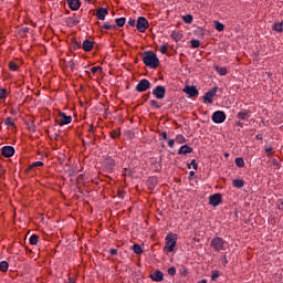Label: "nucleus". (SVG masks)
Masks as SVG:
<instances>
[{
  "instance_id": "1",
  "label": "nucleus",
  "mask_w": 283,
  "mask_h": 283,
  "mask_svg": "<svg viewBox=\"0 0 283 283\" xmlns=\"http://www.w3.org/2000/svg\"><path fill=\"white\" fill-rule=\"evenodd\" d=\"M142 61L146 67H150L151 70H156L158 65H160V60L158 59V55L154 53V51L144 52Z\"/></svg>"
},
{
  "instance_id": "2",
  "label": "nucleus",
  "mask_w": 283,
  "mask_h": 283,
  "mask_svg": "<svg viewBox=\"0 0 283 283\" xmlns=\"http://www.w3.org/2000/svg\"><path fill=\"white\" fill-rule=\"evenodd\" d=\"M210 247L213 251L220 253V251H224L227 249V241L220 237H214L210 242Z\"/></svg>"
},
{
  "instance_id": "3",
  "label": "nucleus",
  "mask_w": 283,
  "mask_h": 283,
  "mask_svg": "<svg viewBox=\"0 0 283 283\" xmlns=\"http://www.w3.org/2000/svg\"><path fill=\"white\" fill-rule=\"evenodd\" d=\"M176 234H167L166 237V245H165V250L168 253L174 252V249L176 248Z\"/></svg>"
},
{
  "instance_id": "4",
  "label": "nucleus",
  "mask_w": 283,
  "mask_h": 283,
  "mask_svg": "<svg viewBox=\"0 0 283 283\" xmlns=\"http://www.w3.org/2000/svg\"><path fill=\"white\" fill-rule=\"evenodd\" d=\"M212 122H214L217 125H220L227 120V114L223 111H216L212 114Z\"/></svg>"
},
{
  "instance_id": "5",
  "label": "nucleus",
  "mask_w": 283,
  "mask_h": 283,
  "mask_svg": "<svg viewBox=\"0 0 283 283\" xmlns=\"http://www.w3.org/2000/svg\"><path fill=\"white\" fill-rule=\"evenodd\" d=\"M150 87H151V83L149 82V80L143 78L136 85V92H140V93L147 92V90H149Z\"/></svg>"
},
{
  "instance_id": "6",
  "label": "nucleus",
  "mask_w": 283,
  "mask_h": 283,
  "mask_svg": "<svg viewBox=\"0 0 283 283\" xmlns=\"http://www.w3.org/2000/svg\"><path fill=\"white\" fill-rule=\"evenodd\" d=\"M81 23V15L74 13L73 17H69L65 19V24L67 28H74V25H78Z\"/></svg>"
},
{
  "instance_id": "7",
  "label": "nucleus",
  "mask_w": 283,
  "mask_h": 283,
  "mask_svg": "<svg viewBox=\"0 0 283 283\" xmlns=\"http://www.w3.org/2000/svg\"><path fill=\"white\" fill-rule=\"evenodd\" d=\"M153 94L156 98H158V101H163V98H165V94H167V90L163 85H157L153 90Z\"/></svg>"
},
{
  "instance_id": "8",
  "label": "nucleus",
  "mask_w": 283,
  "mask_h": 283,
  "mask_svg": "<svg viewBox=\"0 0 283 283\" xmlns=\"http://www.w3.org/2000/svg\"><path fill=\"white\" fill-rule=\"evenodd\" d=\"M138 32H145L149 28V21L145 17H139L136 23Z\"/></svg>"
},
{
  "instance_id": "9",
  "label": "nucleus",
  "mask_w": 283,
  "mask_h": 283,
  "mask_svg": "<svg viewBox=\"0 0 283 283\" xmlns=\"http://www.w3.org/2000/svg\"><path fill=\"white\" fill-rule=\"evenodd\" d=\"M218 94V86H214L212 90L208 91L203 96V103H213V96Z\"/></svg>"
},
{
  "instance_id": "10",
  "label": "nucleus",
  "mask_w": 283,
  "mask_h": 283,
  "mask_svg": "<svg viewBox=\"0 0 283 283\" xmlns=\"http://www.w3.org/2000/svg\"><path fill=\"white\" fill-rule=\"evenodd\" d=\"M182 92H185V94H188L190 98H196L199 94L198 88H196V86H185Z\"/></svg>"
},
{
  "instance_id": "11",
  "label": "nucleus",
  "mask_w": 283,
  "mask_h": 283,
  "mask_svg": "<svg viewBox=\"0 0 283 283\" xmlns=\"http://www.w3.org/2000/svg\"><path fill=\"white\" fill-rule=\"evenodd\" d=\"M116 167V161L112 157H106L104 159V168L106 171H114V168Z\"/></svg>"
},
{
  "instance_id": "12",
  "label": "nucleus",
  "mask_w": 283,
  "mask_h": 283,
  "mask_svg": "<svg viewBox=\"0 0 283 283\" xmlns=\"http://www.w3.org/2000/svg\"><path fill=\"white\" fill-rule=\"evenodd\" d=\"M220 202H222V195L214 193L209 197V205H211L212 207H218V205H220Z\"/></svg>"
},
{
  "instance_id": "13",
  "label": "nucleus",
  "mask_w": 283,
  "mask_h": 283,
  "mask_svg": "<svg viewBox=\"0 0 283 283\" xmlns=\"http://www.w3.org/2000/svg\"><path fill=\"white\" fill-rule=\"evenodd\" d=\"M149 277L153 280V282H163V280H165V274L163 271L156 270L149 275Z\"/></svg>"
},
{
  "instance_id": "14",
  "label": "nucleus",
  "mask_w": 283,
  "mask_h": 283,
  "mask_svg": "<svg viewBox=\"0 0 283 283\" xmlns=\"http://www.w3.org/2000/svg\"><path fill=\"white\" fill-rule=\"evenodd\" d=\"M1 155L4 156V158H12V156H14V147L12 146L2 147Z\"/></svg>"
},
{
  "instance_id": "15",
  "label": "nucleus",
  "mask_w": 283,
  "mask_h": 283,
  "mask_svg": "<svg viewBox=\"0 0 283 283\" xmlns=\"http://www.w3.org/2000/svg\"><path fill=\"white\" fill-rule=\"evenodd\" d=\"M59 116H60V122H59V125L61 126V127H63V125H70V123H72V116H67L65 113H63V112H61L60 114H59Z\"/></svg>"
},
{
  "instance_id": "16",
  "label": "nucleus",
  "mask_w": 283,
  "mask_h": 283,
  "mask_svg": "<svg viewBox=\"0 0 283 283\" xmlns=\"http://www.w3.org/2000/svg\"><path fill=\"white\" fill-rule=\"evenodd\" d=\"M109 14V11L107 8H98L96 11V17L99 19V21H105V18Z\"/></svg>"
},
{
  "instance_id": "17",
  "label": "nucleus",
  "mask_w": 283,
  "mask_h": 283,
  "mask_svg": "<svg viewBox=\"0 0 283 283\" xmlns=\"http://www.w3.org/2000/svg\"><path fill=\"white\" fill-rule=\"evenodd\" d=\"M237 118H239V120H247L251 118V112L249 109H242L237 114Z\"/></svg>"
},
{
  "instance_id": "18",
  "label": "nucleus",
  "mask_w": 283,
  "mask_h": 283,
  "mask_svg": "<svg viewBox=\"0 0 283 283\" xmlns=\"http://www.w3.org/2000/svg\"><path fill=\"white\" fill-rule=\"evenodd\" d=\"M69 8L76 12L81 8V0H67Z\"/></svg>"
},
{
  "instance_id": "19",
  "label": "nucleus",
  "mask_w": 283,
  "mask_h": 283,
  "mask_svg": "<svg viewBox=\"0 0 283 283\" xmlns=\"http://www.w3.org/2000/svg\"><path fill=\"white\" fill-rule=\"evenodd\" d=\"M82 50H84V52H92V50H94V42L90 40H84L82 44Z\"/></svg>"
},
{
  "instance_id": "20",
  "label": "nucleus",
  "mask_w": 283,
  "mask_h": 283,
  "mask_svg": "<svg viewBox=\"0 0 283 283\" xmlns=\"http://www.w3.org/2000/svg\"><path fill=\"white\" fill-rule=\"evenodd\" d=\"M193 151V148L189 147V145H184L179 148L178 154L179 156L184 155L187 156V154H191Z\"/></svg>"
},
{
  "instance_id": "21",
  "label": "nucleus",
  "mask_w": 283,
  "mask_h": 283,
  "mask_svg": "<svg viewBox=\"0 0 283 283\" xmlns=\"http://www.w3.org/2000/svg\"><path fill=\"white\" fill-rule=\"evenodd\" d=\"M232 186L235 187L237 189H242V187H244V180L234 179L232 180Z\"/></svg>"
},
{
  "instance_id": "22",
  "label": "nucleus",
  "mask_w": 283,
  "mask_h": 283,
  "mask_svg": "<svg viewBox=\"0 0 283 283\" xmlns=\"http://www.w3.org/2000/svg\"><path fill=\"white\" fill-rule=\"evenodd\" d=\"M170 36L171 39H174V41H177V42L182 40V33L178 31H172Z\"/></svg>"
},
{
  "instance_id": "23",
  "label": "nucleus",
  "mask_w": 283,
  "mask_h": 283,
  "mask_svg": "<svg viewBox=\"0 0 283 283\" xmlns=\"http://www.w3.org/2000/svg\"><path fill=\"white\" fill-rule=\"evenodd\" d=\"M216 72H218V74H220V76H227V67L224 66H214Z\"/></svg>"
},
{
  "instance_id": "24",
  "label": "nucleus",
  "mask_w": 283,
  "mask_h": 283,
  "mask_svg": "<svg viewBox=\"0 0 283 283\" xmlns=\"http://www.w3.org/2000/svg\"><path fill=\"white\" fill-rule=\"evenodd\" d=\"M274 32L282 33L283 32V22H276L273 25Z\"/></svg>"
},
{
  "instance_id": "25",
  "label": "nucleus",
  "mask_w": 283,
  "mask_h": 283,
  "mask_svg": "<svg viewBox=\"0 0 283 283\" xmlns=\"http://www.w3.org/2000/svg\"><path fill=\"white\" fill-rule=\"evenodd\" d=\"M29 242H30V244H32L33 247L36 245V244H39V235L32 234V235L30 237V239H29Z\"/></svg>"
},
{
  "instance_id": "26",
  "label": "nucleus",
  "mask_w": 283,
  "mask_h": 283,
  "mask_svg": "<svg viewBox=\"0 0 283 283\" xmlns=\"http://www.w3.org/2000/svg\"><path fill=\"white\" fill-rule=\"evenodd\" d=\"M133 251H134V253H136V255H140V253H143V248L140 247V244L135 243L133 245Z\"/></svg>"
},
{
  "instance_id": "27",
  "label": "nucleus",
  "mask_w": 283,
  "mask_h": 283,
  "mask_svg": "<svg viewBox=\"0 0 283 283\" xmlns=\"http://www.w3.org/2000/svg\"><path fill=\"white\" fill-rule=\"evenodd\" d=\"M10 268V265L7 263V261H1L0 262V271L2 273H7L8 269Z\"/></svg>"
},
{
  "instance_id": "28",
  "label": "nucleus",
  "mask_w": 283,
  "mask_h": 283,
  "mask_svg": "<svg viewBox=\"0 0 283 283\" xmlns=\"http://www.w3.org/2000/svg\"><path fill=\"white\" fill-rule=\"evenodd\" d=\"M181 19L185 23H193V15L191 14L182 15Z\"/></svg>"
},
{
  "instance_id": "29",
  "label": "nucleus",
  "mask_w": 283,
  "mask_h": 283,
  "mask_svg": "<svg viewBox=\"0 0 283 283\" xmlns=\"http://www.w3.org/2000/svg\"><path fill=\"white\" fill-rule=\"evenodd\" d=\"M214 29L218 32H222L224 30V24H222V22H220V21H214Z\"/></svg>"
},
{
  "instance_id": "30",
  "label": "nucleus",
  "mask_w": 283,
  "mask_h": 283,
  "mask_svg": "<svg viewBox=\"0 0 283 283\" xmlns=\"http://www.w3.org/2000/svg\"><path fill=\"white\" fill-rule=\"evenodd\" d=\"M234 165H235L237 167H240V168L244 167V159H243L242 157L235 158V159H234Z\"/></svg>"
},
{
  "instance_id": "31",
  "label": "nucleus",
  "mask_w": 283,
  "mask_h": 283,
  "mask_svg": "<svg viewBox=\"0 0 283 283\" xmlns=\"http://www.w3.org/2000/svg\"><path fill=\"white\" fill-rule=\"evenodd\" d=\"M126 21H127V19H125V18H118V19L115 20L116 25H117L118 28H123V25H125V22H126Z\"/></svg>"
},
{
  "instance_id": "32",
  "label": "nucleus",
  "mask_w": 283,
  "mask_h": 283,
  "mask_svg": "<svg viewBox=\"0 0 283 283\" xmlns=\"http://www.w3.org/2000/svg\"><path fill=\"white\" fill-rule=\"evenodd\" d=\"M119 136H120L119 129H114L111 132V138H113V140H116V138H118Z\"/></svg>"
},
{
  "instance_id": "33",
  "label": "nucleus",
  "mask_w": 283,
  "mask_h": 283,
  "mask_svg": "<svg viewBox=\"0 0 283 283\" xmlns=\"http://www.w3.org/2000/svg\"><path fill=\"white\" fill-rule=\"evenodd\" d=\"M176 143H178L179 145H182L184 143H187V138H185V136L182 135H177Z\"/></svg>"
},
{
  "instance_id": "34",
  "label": "nucleus",
  "mask_w": 283,
  "mask_h": 283,
  "mask_svg": "<svg viewBox=\"0 0 283 283\" xmlns=\"http://www.w3.org/2000/svg\"><path fill=\"white\" fill-rule=\"evenodd\" d=\"M34 167H43V161H35L31 164L27 171H30V169H34Z\"/></svg>"
},
{
  "instance_id": "35",
  "label": "nucleus",
  "mask_w": 283,
  "mask_h": 283,
  "mask_svg": "<svg viewBox=\"0 0 283 283\" xmlns=\"http://www.w3.org/2000/svg\"><path fill=\"white\" fill-rule=\"evenodd\" d=\"M9 70H11V72H17V70H19V65L14 62H9Z\"/></svg>"
},
{
  "instance_id": "36",
  "label": "nucleus",
  "mask_w": 283,
  "mask_h": 283,
  "mask_svg": "<svg viewBox=\"0 0 283 283\" xmlns=\"http://www.w3.org/2000/svg\"><path fill=\"white\" fill-rule=\"evenodd\" d=\"M4 125H7L8 127H14V122L12 120V117H7L4 119Z\"/></svg>"
},
{
  "instance_id": "37",
  "label": "nucleus",
  "mask_w": 283,
  "mask_h": 283,
  "mask_svg": "<svg viewBox=\"0 0 283 283\" xmlns=\"http://www.w3.org/2000/svg\"><path fill=\"white\" fill-rule=\"evenodd\" d=\"M190 45H191V48H193L196 50L197 48H200V41L199 40H191Z\"/></svg>"
},
{
  "instance_id": "38",
  "label": "nucleus",
  "mask_w": 283,
  "mask_h": 283,
  "mask_svg": "<svg viewBox=\"0 0 283 283\" xmlns=\"http://www.w3.org/2000/svg\"><path fill=\"white\" fill-rule=\"evenodd\" d=\"M7 96L6 88H0V101H6Z\"/></svg>"
},
{
  "instance_id": "39",
  "label": "nucleus",
  "mask_w": 283,
  "mask_h": 283,
  "mask_svg": "<svg viewBox=\"0 0 283 283\" xmlns=\"http://www.w3.org/2000/svg\"><path fill=\"white\" fill-rule=\"evenodd\" d=\"M192 169L198 170V163L196 161V159H192L191 163L188 165V169Z\"/></svg>"
},
{
  "instance_id": "40",
  "label": "nucleus",
  "mask_w": 283,
  "mask_h": 283,
  "mask_svg": "<svg viewBox=\"0 0 283 283\" xmlns=\"http://www.w3.org/2000/svg\"><path fill=\"white\" fill-rule=\"evenodd\" d=\"M91 72H92L93 74H96V72H103V67H101V66H93V67L91 69Z\"/></svg>"
},
{
  "instance_id": "41",
  "label": "nucleus",
  "mask_w": 283,
  "mask_h": 283,
  "mask_svg": "<svg viewBox=\"0 0 283 283\" xmlns=\"http://www.w3.org/2000/svg\"><path fill=\"white\" fill-rule=\"evenodd\" d=\"M218 277H220V271L212 272L211 280L216 281V280H218Z\"/></svg>"
},
{
  "instance_id": "42",
  "label": "nucleus",
  "mask_w": 283,
  "mask_h": 283,
  "mask_svg": "<svg viewBox=\"0 0 283 283\" xmlns=\"http://www.w3.org/2000/svg\"><path fill=\"white\" fill-rule=\"evenodd\" d=\"M150 105H151L153 107H155L156 109H160V105H158V101H156V99H151V101H150Z\"/></svg>"
},
{
  "instance_id": "43",
  "label": "nucleus",
  "mask_w": 283,
  "mask_h": 283,
  "mask_svg": "<svg viewBox=\"0 0 283 283\" xmlns=\"http://www.w3.org/2000/svg\"><path fill=\"white\" fill-rule=\"evenodd\" d=\"M112 28H116V25H112L109 23H104L102 27L103 30H112Z\"/></svg>"
},
{
  "instance_id": "44",
  "label": "nucleus",
  "mask_w": 283,
  "mask_h": 283,
  "mask_svg": "<svg viewBox=\"0 0 283 283\" xmlns=\"http://www.w3.org/2000/svg\"><path fill=\"white\" fill-rule=\"evenodd\" d=\"M168 275H171V276L176 275V268H174V266L169 268Z\"/></svg>"
},
{
  "instance_id": "45",
  "label": "nucleus",
  "mask_w": 283,
  "mask_h": 283,
  "mask_svg": "<svg viewBox=\"0 0 283 283\" xmlns=\"http://www.w3.org/2000/svg\"><path fill=\"white\" fill-rule=\"evenodd\" d=\"M159 52H161V54H167V45H161L160 48H159Z\"/></svg>"
},
{
  "instance_id": "46",
  "label": "nucleus",
  "mask_w": 283,
  "mask_h": 283,
  "mask_svg": "<svg viewBox=\"0 0 283 283\" xmlns=\"http://www.w3.org/2000/svg\"><path fill=\"white\" fill-rule=\"evenodd\" d=\"M128 25H129L130 28H134V25H136V20L130 18V19L128 20Z\"/></svg>"
},
{
  "instance_id": "47",
  "label": "nucleus",
  "mask_w": 283,
  "mask_h": 283,
  "mask_svg": "<svg viewBox=\"0 0 283 283\" xmlns=\"http://www.w3.org/2000/svg\"><path fill=\"white\" fill-rule=\"evenodd\" d=\"M265 154H273V147L271 146L265 147Z\"/></svg>"
},
{
  "instance_id": "48",
  "label": "nucleus",
  "mask_w": 283,
  "mask_h": 283,
  "mask_svg": "<svg viewBox=\"0 0 283 283\" xmlns=\"http://www.w3.org/2000/svg\"><path fill=\"white\" fill-rule=\"evenodd\" d=\"M73 49L74 50H81V44L78 42L73 43Z\"/></svg>"
},
{
  "instance_id": "49",
  "label": "nucleus",
  "mask_w": 283,
  "mask_h": 283,
  "mask_svg": "<svg viewBox=\"0 0 283 283\" xmlns=\"http://www.w3.org/2000/svg\"><path fill=\"white\" fill-rule=\"evenodd\" d=\"M109 254H111V255H117V254H118V250H116V249H111V250H109Z\"/></svg>"
},
{
  "instance_id": "50",
  "label": "nucleus",
  "mask_w": 283,
  "mask_h": 283,
  "mask_svg": "<svg viewBox=\"0 0 283 283\" xmlns=\"http://www.w3.org/2000/svg\"><path fill=\"white\" fill-rule=\"evenodd\" d=\"M88 132L91 134H94V132H96V127H94V125H91L90 128H88Z\"/></svg>"
},
{
  "instance_id": "51",
  "label": "nucleus",
  "mask_w": 283,
  "mask_h": 283,
  "mask_svg": "<svg viewBox=\"0 0 283 283\" xmlns=\"http://www.w3.org/2000/svg\"><path fill=\"white\" fill-rule=\"evenodd\" d=\"M175 143H176V142H175L174 139H169V140H168V146L172 148L174 145H175Z\"/></svg>"
},
{
  "instance_id": "52",
  "label": "nucleus",
  "mask_w": 283,
  "mask_h": 283,
  "mask_svg": "<svg viewBox=\"0 0 283 283\" xmlns=\"http://www.w3.org/2000/svg\"><path fill=\"white\" fill-rule=\"evenodd\" d=\"M235 126H237V127H244V123H242V122L239 120V122L235 123Z\"/></svg>"
},
{
  "instance_id": "53",
  "label": "nucleus",
  "mask_w": 283,
  "mask_h": 283,
  "mask_svg": "<svg viewBox=\"0 0 283 283\" xmlns=\"http://www.w3.org/2000/svg\"><path fill=\"white\" fill-rule=\"evenodd\" d=\"M277 209H280L281 211H283V201H282V200L279 202Z\"/></svg>"
},
{
  "instance_id": "54",
  "label": "nucleus",
  "mask_w": 283,
  "mask_h": 283,
  "mask_svg": "<svg viewBox=\"0 0 283 283\" xmlns=\"http://www.w3.org/2000/svg\"><path fill=\"white\" fill-rule=\"evenodd\" d=\"M161 138H164V140H167V138H168V137H167V132H163V133H161Z\"/></svg>"
},
{
  "instance_id": "55",
  "label": "nucleus",
  "mask_w": 283,
  "mask_h": 283,
  "mask_svg": "<svg viewBox=\"0 0 283 283\" xmlns=\"http://www.w3.org/2000/svg\"><path fill=\"white\" fill-rule=\"evenodd\" d=\"M223 264H224V266H227V264H229V260H227V256H223Z\"/></svg>"
},
{
  "instance_id": "56",
  "label": "nucleus",
  "mask_w": 283,
  "mask_h": 283,
  "mask_svg": "<svg viewBox=\"0 0 283 283\" xmlns=\"http://www.w3.org/2000/svg\"><path fill=\"white\" fill-rule=\"evenodd\" d=\"M180 273H181V275H187V269H182V270H180Z\"/></svg>"
},
{
  "instance_id": "57",
  "label": "nucleus",
  "mask_w": 283,
  "mask_h": 283,
  "mask_svg": "<svg viewBox=\"0 0 283 283\" xmlns=\"http://www.w3.org/2000/svg\"><path fill=\"white\" fill-rule=\"evenodd\" d=\"M255 138H256V140H262V134H258V135L255 136Z\"/></svg>"
},
{
  "instance_id": "58",
  "label": "nucleus",
  "mask_w": 283,
  "mask_h": 283,
  "mask_svg": "<svg viewBox=\"0 0 283 283\" xmlns=\"http://www.w3.org/2000/svg\"><path fill=\"white\" fill-rule=\"evenodd\" d=\"M190 176H196V172L193 170H191Z\"/></svg>"
},
{
  "instance_id": "59",
  "label": "nucleus",
  "mask_w": 283,
  "mask_h": 283,
  "mask_svg": "<svg viewBox=\"0 0 283 283\" xmlns=\"http://www.w3.org/2000/svg\"><path fill=\"white\" fill-rule=\"evenodd\" d=\"M118 196H119V198H123V192H119Z\"/></svg>"
},
{
  "instance_id": "60",
  "label": "nucleus",
  "mask_w": 283,
  "mask_h": 283,
  "mask_svg": "<svg viewBox=\"0 0 283 283\" xmlns=\"http://www.w3.org/2000/svg\"><path fill=\"white\" fill-rule=\"evenodd\" d=\"M85 74H87V76H90V71H85Z\"/></svg>"
},
{
  "instance_id": "61",
  "label": "nucleus",
  "mask_w": 283,
  "mask_h": 283,
  "mask_svg": "<svg viewBox=\"0 0 283 283\" xmlns=\"http://www.w3.org/2000/svg\"><path fill=\"white\" fill-rule=\"evenodd\" d=\"M145 97H146V101H147V98H149V94H146Z\"/></svg>"
},
{
  "instance_id": "62",
  "label": "nucleus",
  "mask_w": 283,
  "mask_h": 283,
  "mask_svg": "<svg viewBox=\"0 0 283 283\" xmlns=\"http://www.w3.org/2000/svg\"><path fill=\"white\" fill-rule=\"evenodd\" d=\"M84 1H87V2H90V1H92V0H84Z\"/></svg>"
}]
</instances>
